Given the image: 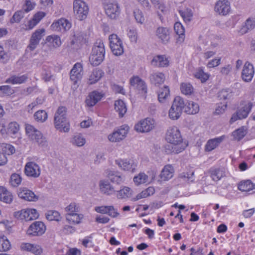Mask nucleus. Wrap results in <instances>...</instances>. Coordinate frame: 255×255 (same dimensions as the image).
Segmentation results:
<instances>
[{
    "instance_id": "41",
    "label": "nucleus",
    "mask_w": 255,
    "mask_h": 255,
    "mask_svg": "<svg viewBox=\"0 0 255 255\" xmlns=\"http://www.w3.org/2000/svg\"><path fill=\"white\" fill-rule=\"evenodd\" d=\"M170 95L169 88L167 86H164L158 92V100L160 103H164Z\"/></svg>"
},
{
    "instance_id": "51",
    "label": "nucleus",
    "mask_w": 255,
    "mask_h": 255,
    "mask_svg": "<svg viewBox=\"0 0 255 255\" xmlns=\"http://www.w3.org/2000/svg\"><path fill=\"white\" fill-rule=\"evenodd\" d=\"M232 96V92L230 89H223L218 93V97L220 100L229 99Z\"/></svg>"
},
{
    "instance_id": "25",
    "label": "nucleus",
    "mask_w": 255,
    "mask_h": 255,
    "mask_svg": "<svg viewBox=\"0 0 255 255\" xmlns=\"http://www.w3.org/2000/svg\"><path fill=\"white\" fill-rule=\"evenodd\" d=\"M155 35L163 43H167L170 40L169 30L164 27H159L155 31Z\"/></svg>"
},
{
    "instance_id": "22",
    "label": "nucleus",
    "mask_w": 255,
    "mask_h": 255,
    "mask_svg": "<svg viewBox=\"0 0 255 255\" xmlns=\"http://www.w3.org/2000/svg\"><path fill=\"white\" fill-rule=\"evenodd\" d=\"M253 107V104L250 102L243 101L241 103V107L237 111L239 115L240 119H246L250 113Z\"/></svg>"
},
{
    "instance_id": "59",
    "label": "nucleus",
    "mask_w": 255,
    "mask_h": 255,
    "mask_svg": "<svg viewBox=\"0 0 255 255\" xmlns=\"http://www.w3.org/2000/svg\"><path fill=\"white\" fill-rule=\"evenodd\" d=\"M10 55L9 53L4 50L2 46H0V62L6 63L9 60Z\"/></svg>"
},
{
    "instance_id": "61",
    "label": "nucleus",
    "mask_w": 255,
    "mask_h": 255,
    "mask_svg": "<svg viewBox=\"0 0 255 255\" xmlns=\"http://www.w3.org/2000/svg\"><path fill=\"white\" fill-rule=\"evenodd\" d=\"M134 18L137 22L142 24L144 22V17L142 12L139 9H135L133 11Z\"/></svg>"
},
{
    "instance_id": "26",
    "label": "nucleus",
    "mask_w": 255,
    "mask_h": 255,
    "mask_svg": "<svg viewBox=\"0 0 255 255\" xmlns=\"http://www.w3.org/2000/svg\"><path fill=\"white\" fill-rule=\"evenodd\" d=\"M225 135L214 138L208 140L205 146V151L210 152L218 147L219 144L225 139Z\"/></svg>"
},
{
    "instance_id": "7",
    "label": "nucleus",
    "mask_w": 255,
    "mask_h": 255,
    "mask_svg": "<svg viewBox=\"0 0 255 255\" xmlns=\"http://www.w3.org/2000/svg\"><path fill=\"white\" fill-rule=\"evenodd\" d=\"M107 16L111 19H117L120 14V7L116 0H111L105 5Z\"/></svg>"
},
{
    "instance_id": "1",
    "label": "nucleus",
    "mask_w": 255,
    "mask_h": 255,
    "mask_svg": "<svg viewBox=\"0 0 255 255\" xmlns=\"http://www.w3.org/2000/svg\"><path fill=\"white\" fill-rule=\"evenodd\" d=\"M165 139L169 143L165 146V150L168 154H178L183 151L188 144L184 141L180 132L176 127L168 128L166 131Z\"/></svg>"
},
{
    "instance_id": "14",
    "label": "nucleus",
    "mask_w": 255,
    "mask_h": 255,
    "mask_svg": "<svg viewBox=\"0 0 255 255\" xmlns=\"http://www.w3.org/2000/svg\"><path fill=\"white\" fill-rule=\"evenodd\" d=\"M24 170L27 176L33 178L38 177L41 173L39 165L34 162H27L25 166Z\"/></svg>"
},
{
    "instance_id": "54",
    "label": "nucleus",
    "mask_w": 255,
    "mask_h": 255,
    "mask_svg": "<svg viewBox=\"0 0 255 255\" xmlns=\"http://www.w3.org/2000/svg\"><path fill=\"white\" fill-rule=\"evenodd\" d=\"M28 209L21 210L14 213V216L18 219L27 221L28 218Z\"/></svg>"
},
{
    "instance_id": "5",
    "label": "nucleus",
    "mask_w": 255,
    "mask_h": 255,
    "mask_svg": "<svg viewBox=\"0 0 255 255\" xmlns=\"http://www.w3.org/2000/svg\"><path fill=\"white\" fill-rule=\"evenodd\" d=\"M25 130L28 137L33 141L37 143L38 145L43 146L46 143V140L41 132L36 129L34 127L30 125L26 126Z\"/></svg>"
},
{
    "instance_id": "39",
    "label": "nucleus",
    "mask_w": 255,
    "mask_h": 255,
    "mask_svg": "<svg viewBox=\"0 0 255 255\" xmlns=\"http://www.w3.org/2000/svg\"><path fill=\"white\" fill-rule=\"evenodd\" d=\"M115 109L118 113L120 117H123L127 111L126 104L123 101L119 100L115 101Z\"/></svg>"
},
{
    "instance_id": "24",
    "label": "nucleus",
    "mask_w": 255,
    "mask_h": 255,
    "mask_svg": "<svg viewBox=\"0 0 255 255\" xmlns=\"http://www.w3.org/2000/svg\"><path fill=\"white\" fill-rule=\"evenodd\" d=\"M20 249L23 251L29 252L35 255H40L43 251L39 245L28 243H22L20 245Z\"/></svg>"
},
{
    "instance_id": "30",
    "label": "nucleus",
    "mask_w": 255,
    "mask_h": 255,
    "mask_svg": "<svg viewBox=\"0 0 255 255\" xmlns=\"http://www.w3.org/2000/svg\"><path fill=\"white\" fill-rule=\"evenodd\" d=\"M183 110L188 114H196L199 111V106L198 104L193 101H186L184 102Z\"/></svg>"
},
{
    "instance_id": "10",
    "label": "nucleus",
    "mask_w": 255,
    "mask_h": 255,
    "mask_svg": "<svg viewBox=\"0 0 255 255\" xmlns=\"http://www.w3.org/2000/svg\"><path fill=\"white\" fill-rule=\"evenodd\" d=\"M155 127V121L151 118H146L134 126V129L138 132H145L152 130Z\"/></svg>"
},
{
    "instance_id": "40",
    "label": "nucleus",
    "mask_w": 255,
    "mask_h": 255,
    "mask_svg": "<svg viewBox=\"0 0 255 255\" xmlns=\"http://www.w3.org/2000/svg\"><path fill=\"white\" fill-rule=\"evenodd\" d=\"M103 72L100 69H94L89 76V84H93L98 82L103 76Z\"/></svg>"
},
{
    "instance_id": "34",
    "label": "nucleus",
    "mask_w": 255,
    "mask_h": 255,
    "mask_svg": "<svg viewBox=\"0 0 255 255\" xmlns=\"http://www.w3.org/2000/svg\"><path fill=\"white\" fill-rule=\"evenodd\" d=\"M0 200L7 204H10L13 201L12 193L2 186H0Z\"/></svg>"
},
{
    "instance_id": "49",
    "label": "nucleus",
    "mask_w": 255,
    "mask_h": 255,
    "mask_svg": "<svg viewBox=\"0 0 255 255\" xmlns=\"http://www.w3.org/2000/svg\"><path fill=\"white\" fill-rule=\"evenodd\" d=\"M71 142L77 146H82L85 144L86 139L82 134H77L73 136Z\"/></svg>"
},
{
    "instance_id": "21",
    "label": "nucleus",
    "mask_w": 255,
    "mask_h": 255,
    "mask_svg": "<svg viewBox=\"0 0 255 255\" xmlns=\"http://www.w3.org/2000/svg\"><path fill=\"white\" fill-rule=\"evenodd\" d=\"M104 94L97 91H94L89 93L87 96L85 103L89 107H93L101 100Z\"/></svg>"
},
{
    "instance_id": "8",
    "label": "nucleus",
    "mask_w": 255,
    "mask_h": 255,
    "mask_svg": "<svg viewBox=\"0 0 255 255\" xmlns=\"http://www.w3.org/2000/svg\"><path fill=\"white\" fill-rule=\"evenodd\" d=\"M83 74L82 65L80 63L75 64L70 71V79L73 82V85L72 86L73 89H77L78 87L77 84L81 79Z\"/></svg>"
},
{
    "instance_id": "13",
    "label": "nucleus",
    "mask_w": 255,
    "mask_h": 255,
    "mask_svg": "<svg viewBox=\"0 0 255 255\" xmlns=\"http://www.w3.org/2000/svg\"><path fill=\"white\" fill-rule=\"evenodd\" d=\"M115 163L122 170L133 172L137 167L135 162L131 159H118Z\"/></svg>"
},
{
    "instance_id": "44",
    "label": "nucleus",
    "mask_w": 255,
    "mask_h": 255,
    "mask_svg": "<svg viewBox=\"0 0 255 255\" xmlns=\"http://www.w3.org/2000/svg\"><path fill=\"white\" fill-rule=\"evenodd\" d=\"M255 188V185L250 180L241 182L238 185V189L242 192H249Z\"/></svg>"
},
{
    "instance_id": "33",
    "label": "nucleus",
    "mask_w": 255,
    "mask_h": 255,
    "mask_svg": "<svg viewBox=\"0 0 255 255\" xmlns=\"http://www.w3.org/2000/svg\"><path fill=\"white\" fill-rule=\"evenodd\" d=\"M255 27V18L249 17L245 21V24L242 26L239 33L243 35L247 33L249 31L252 30Z\"/></svg>"
},
{
    "instance_id": "12",
    "label": "nucleus",
    "mask_w": 255,
    "mask_h": 255,
    "mask_svg": "<svg viewBox=\"0 0 255 255\" xmlns=\"http://www.w3.org/2000/svg\"><path fill=\"white\" fill-rule=\"evenodd\" d=\"M46 230V227L43 222L35 221L28 228L27 234L31 236H38L44 234Z\"/></svg>"
},
{
    "instance_id": "35",
    "label": "nucleus",
    "mask_w": 255,
    "mask_h": 255,
    "mask_svg": "<svg viewBox=\"0 0 255 255\" xmlns=\"http://www.w3.org/2000/svg\"><path fill=\"white\" fill-rule=\"evenodd\" d=\"M174 174V169L171 165H165L162 170L160 175V179L163 181L168 180L171 179Z\"/></svg>"
},
{
    "instance_id": "32",
    "label": "nucleus",
    "mask_w": 255,
    "mask_h": 255,
    "mask_svg": "<svg viewBox=\"0 0 255 255\" xmlns=\"http://www.w3.org/2000/svg\"><path fill=\"white\" fill-rule=\"evenodd\" d=\"M151 64L156 67H166L169 64V61L164 55H157L153 57Z\"/></svg>"
},
{
    "instance_id": "57",
    "label": "nucleus",
    "mask_w": 255,
    "mask_h": 255,
    "mask_svg": "<svg viewBox=\"0 0 255 255\" xmlns=\"http://www.w3.org/2000/svg\"><path fill=\"white\" fill-rule=\"evenodd\" d=\"M24 11L23 10H20L16 11L12 16V17L10 19L11 23L16 22L18 23L20 22L21 19L24 17Z\"/></svg>"
},
{
    "instance_id": "19",
    "label": "nucleus",
    "mask_w": 255,
    "mask_h": 255,
    "mask_svg": "<svg viewBox=\"0 0 255 255\" xmlns=\"http://www.w3.org/2000/svg\"><path fill=\"white\" fill-rule=\"evenodd\" d=\"M100 192L106 195L111 196L116 193L115 187L108 180H103L99 182Z\"/></svg>"
},
{
    "instance_id": "62",
    "label": "nucleus",
    "mask_w": 255,
    "mask_h": 255,
    "mask_svg": "<svg viewBox=\"0 0 255 255\" xmlns=\"http://www.w3.org/2000/svg\"><path fill=\"white\" fill-rule=\"evenodd\" d=\"M35 5V3L32 2L31 0H26L25 4L23 6V10L25 12H28L32 10L34 8Z\"/></svg>"
},
{
    "instance_id": "46",
    "label": "nucleus",
    "mask_w": 255,
    "mask_h": 255,
    "mask_svg": "<svg viewBox=\"0 0 255 255\" xmlns=\"http://www.w3.org/2000/svg\"><path fill=\"white\" fill-rule=\"evenodd\" d=\"M19 129V126L16 122H11L7 126L6 133L8 135H15Z\"/></svg>"
},
{
    "instance_id": "38",
    "label": "nucleus",
    "mask_w": 255,
    "mask_h": 255,
    "mask_svg": "<svg viewBox=\"0 0 255 255\" xmlns=\"http://www.w3.org/2000/svg\"><path fill=\"white\" fill-rule=\"evenodd\" d=\"M174 29L176 33L178 35L177 38L178 43H182L185 38V30L183 26L180 22H176L174 24Z\"/></svg>"
},
{
    "instance_id": "45",
    "label": "nucleus",
    "mask_w": 255,
    "mask_h": 255,
    "mask_svg": "<svg viewBox=\"0 0 255 255\" xmlns=\"http://www.w3.org/2000/svg\"><path fill=\"white\" fill-rule=\"evenodd\" d=\"M83 218V215L77 213L71 215H66V219L70 223L79 224Z\"/></svg>"
},
{
    "instance_id": "20",
    "label": "nucleus",
    "mask_w": 255,
    "mask_h": 255,
    "mask_svg": "<svg viewBox=\"0 0 255 255\" xmlns=\"http://www.w3.org/2000/svg\"><path fill=\"white\" fill-rule=\"evenodd\" d=\"M215 10L223 15H227L230 10V2L227 0H219L215 4Z\"/></svg>"
},
{
    "instance_id": "47",
    "label": "nucleus",
    "mask_w": 255,
    "mask_h": 255,
    "mask_svg": "<svg viewBox=\"0 0 255 255\" xmlns=\"http://www.w3.org/2000/svg\"><path fill=\"white\" fill-rule=\"evenodd\" d=\"M46 219L49 221H59L61 220V217L59 213L55 210H50L46 213Z\"/></svg>"
},
{
    "instance_id": "29",
    "label": "nucleus",
    "mask_w": 255,
    "mask_h": 255,
    "mask_svg": "<svg viewBox=\"0 0 255 255\" xmlns=\"http://www.w3.org/2000/svg\"><path fill=\"white\" fill-rule=\"evenodd\" d=\"M208 173L212 179L215 182L219 181L225 176V171L219 168H211L208 170Z\"/></svg>"
},
{
    "instance_id": "4",
    "label": "nucleus",
    "mask_w": 255,
    "mask_h": 255,
    "mask_svg": "<svg viewBox=\"0 0 255 255\" xmlns=\"http://www.w3.org/2000/svg\"><path fill=\"white\" fill-rule=\"evenodd\" d=\"M184 105V101L183 98L179 96L175 97L169 111V118L173 120L179 119L182 113Z\"/></svg>"
},
{
    "instance_id": "15",
    "label": "nucleus",
    "mask_w": 255,
    "mask_h": 255,
    "mask_svg": "<svg viewBox=\"0 0 255 255\" xmlns=\"http://www.w3.org/2000/svg\"><path fill=\"white\" fill-rule=\"evenodd\" d=\"M18 196L24 200L30 202H35L38 200V196L33 192L26 188H21L18 191Z\"/></svg>"
},
{
    "instance_id": "64",
    "label": "nucleus",
    "mask_w": 255,
    "mask_h": 255,
    "mask_svg": "<svg viewBox=\"0 0 255 255\" xmlns=\"http://www.w3.org/2000/svg\"><path fill=\"white\" fill-rule=\"evenodd\" d=\"M107 214L112 217L115 218L117 217L119 215V213L113 206H108Z\"/></svg>"
},
{
    "instance_id": "18",
    "label": "nucleus",
    "mask_w": 255,
    "mask_h": 255,
    "mask_svg": "<svg viewBox=\"0 0 255 255\" xmlns=\"http://www.w3.org/2000/svg\"><path fill=\"white\" fill-rule=\"evenodd\" d=\"M254 74L253 65L249 62H246L244 65L242 72V79L246 82H250L253 79Z\"/></svg>"
},
{
    "instance_id": "11",
    "label": "nucleus",
    "mask_w": 255,
    "mask_h": 255,
    "mask_svg": "<svg viewBox=\"0 0 255 255\" xmlns=\"http://www.w3.org/2000/svg\"><path fill=\"white\" fill-rule=\"evenodd\" d=\"M44 33L45 29L44 28L36 30L31 36L27 48L30 51H33L37 47L40 40L44 35Z\"/></svg>"
},
{
    "instance_id": "36",
    "label": "nucleus",
    "mask_w": 255,
    "mask_h": 255,
    "mask_svg": "<svg viewBox=\"0 0 255 255\" xmlns=\"http://www.w3.org/2000/svg\"><path fill=\"white\" fill-rule=\"evenodd\" d=\"M165 79L164 74L160 72L153 73L149 76L151 83L157 86L162 84L165 81Z\"/></svg>"
},
{
    "instance_id": "43",
    "label": "nucleus",
    "mask_w": 255,
    "mask_h": 255,
    "mask_svg": "<svg viewBox=\"0 0 255 255\" xmlns=\"http://www.w3.org/2000/svg\"><path fill=\"white\" fill-rule=\"evenodd\" d=\"M180 88L181 93L185 95H191L194 91L193 86L188 82L182 83Z\"/></svg>"
},
{
    "instance_id": "2",
    "label": "nucleus",
    "mask_w": 255,
    "mask_h": 255,
    "mask_svg": "<svg viewBox=\"0 0 255 255\" xmlns=\"http://www.w3.org/2000/svg\"><path fill=\"white\" fill-rule=\"evenodd\" d=\"M105 55V45L103 40H96L89 57V61L94 66L100 65L104 60Z\"/></svg>"
},
{
    "instance_id": "27",
    "label": "nucleus",
    "mask_w": 255,
    "mask_h": 255,
    "mask_svg": "<svg viewBox=\"0 0 255 255\" xmlns=\"http://www.w3.org/2000/svg\"><path fill=\"white\" fill-rule=\"evenodd\" d=\"M28 79V76L26 74L20 75H11L8 78L5 82L6 83L15 84H21L24 83Z\"/></svg>"
},
{
    "instance_id": "48",
    "label": "nucleus",
    "mask_w": 255,
    "mask_h": 255,
    "mask_svg": "<svg viewBox=\"0 0 255 255\" xmlns=\"http://www.w3.org/2000/svg\"><path fill=\"white\" fill-rule=\"evenodd\" d=\"M11 245L6 237L3 236L0 238V251L6 252L10 249Z\"/></svg>"
},
{
    "instance_id": "16",
    "label": "nucleus",
    "mask_w": 255,
    "mask_h": 255,
    "mask_svg": "<svg viewBox=\"0 0 255 255\" xmlns=\"http://www.w3.org/2000/svg\"><path fill=\"white\" fill-rule=\"evenodd\" d=\"M55 127L61 131L68 132L69 130V124L66 118L54 116Z\"/></svg>"
},
{
    "instance_id": "52",
    "label": "nucleus",
    "mask_w": 255,
    "mask_h": 255,
    "mask_svg": "<svg viewBox=\"0 0 255 255\" xmlns=\"http://www.w3.org/2000/svg\"><path fill=\"white\" fill-rule=\"evenodd\" d=\"M154 192V189L152 187H149L147 188L146 190L142 191L141 193L138 194L135 199V200H138L141 198H146L148 196H149L152 195Z\"/></svg>"
},
{
    "instance_id": "50",
    "label": "nucleus",
    "mask_w": 255,
    "mask_h": 255,
    "mask_svg": "<svg viewBox=\"0 0 255 255\" xmlns=\"http://www.w3.org/2000/svg\"><path fill=\"white\" fill-rule=\"evenodd\" d=\"M65 211L67 213L66 215L77 213L80 211V206L78 204L73 202L65 208Z\"/></svg>"
},
{
    "instance_id": "55",
    "label": "nucleus",
    "mask_w": 255,
    "mask_h": 255,
    "mask_svg": "<svg viewBox=\"0 0 255 255\" xmlns=\"http://www.w3.org/2000/svg\"><path fill=\"white\" fill-rule=\"evenodd\" d=\"M34 117L37 121L43 122L47 119V115L45 111L39 110L34 114Z\"/></svg>"
},
{
    "instance_id": "17",
    "label": "nucleus",
    "mask_w": 255,
    "mask_h": 255,
    "mask_svg": "<svg viewBox=\"0 0 255 255\" xmlns=\"http://www.w3.org/2000/svg\"><path fill=\"white\" fill-rule=\"evenodd\" d=\"M130 85L136 88L140 93L145 94L147 93V87L145 83L138 76H133L130 80Z\"/></svg>"
},
{
    "instance_id": "58",
    "label": "nucleus",
    "mask_w": 255,
    "mask_h": 255,
    "mask_svg": "<svg viewBox=\"0 0 255 255\" xmlns=\"http://www.w3.org/2000/svg\"><path fill=\"white\" fill-rule=\"evenodd\" d=\"M195 77L200 79L201 81L203 83L209 79V75L205 73L202 69H200L195 73Z\"/></svg>"
},
{
    "instance_id": "63",
    "label": "nucleus",
    "mask_w": 255,
    "mask_h": 255,
    "mask_svg": "<svg viewBox=\"0 0 255 255\" xmlns=\"http://www.w3.org/2000/svg\"><path fill=\"white\" fill-rule=\"evenodd\" d=\"M52 77L51 71L48 69H43L41 73V78L45 82L50 81Z\"/></svg>"
},
{
    "instance_id": "60",
    "label": "nucleus",
    "mask_w": 255,
    "mask_h": 255,
    "mask_svg": "<svg viewBox=\"0 0 255 255\" xmlns=\"http://www.w3.org/2000/svg\"><path fill=\"white\" fill-rule=\"evenodd\" d=\"M148 176L143 173H139L133 178L134 182L137 185L145 183L147 182Z\"/></svg>"
},
{
    "instance_id": "42",
    "label": "nucleus",
    "mask_w": 255,
    "mask_h": 255,
    "mask_svg": "<svg viewBox=\"0 0 255 255\" xmlns=\"http://www.w3.org/2000/svg\"><path fill=\"white\" fill-rule=\"evenodd\" d=\"M116 192L117 197L120 199L129 198L132 195V190L130 188L126 186L124 187L122 189Z\"/></svg>"
},
{
    "instance_id": "3",
    "label": "nucleus",
    "mask_w": 255,
    "mask_h": 255,
    "mask_svg": "<svg viewBox=\"0 0 255 255\" xmlns=\"http://www.w3.org/2000/svg\"><path fill=\"white\" fill-rule=\"evenodd\" d=\"M73 11L76 19L83 20L87 16L89 7L83 0H75L73 2Z\"/></svg>"
},
{
    "instance_id": "9",
    "label": "nucleus",
    "mask_w": 255,
    "mask_h": 255,
    "mask_svg": "<svg viewBox=\"0 0 255 255\" xmlns=\"http://www.w3.org/2000/svg\"><path fill=\"white\" fill-rule=\"evenodd\" d=\"M129 129V127L126 125L121 126L108 136L109 140L112 142H119L126 137Z\"/></svg>"
},
{
    "instance_id": "31",
    "label": "nucleus",
    "mask_w": 255,
    "mask_h": 255,
    "mask_svg": "<svg viewBox=\"0 0 255 255\" xmlns=\"http://www.w3.org/2000/svg\"><path fill=\"white\" fill-rule=\"evenodd\" d=\"M46 44L50 49L59 47L61 41L59 36L56 35L48 36L46 38Z\"/></svg>"
},
{
    "instance_id": "53",
    "label": "nucleus",
    "mask_w": 255,
    "mask_h": 255,
    "mask_svg": "<svg viewBox=\"0 0 255 255\" xmlns=\"http://www.w3.org/2000/svg\"><path fill=\"white\" fill-rule=\"evenodd\" d=\"M21 177L16 173L12 174L10 176L9 183L13 187H17L21 182Z\"/></svg>"
},
{
    "instance_id": "6",
    "label": "nucleus",
    "mask_w": 255,
    "mask_h": 255,
    "mask_svg": "<svg viewBox=\"0 0 255 255\" xmlns=\"http://www.w3.org/2000/svg\"><path fill=\"white\" fill-rule=\"evenodd\" d=\"M110 46L113 54L115 55H121L124 53L123 43L121 39L116 34L109 36Z\"/></svg>"
},
{
    "instance_id": "37",
    "label": "nucleus",
    "mask_w": 255,
    "mask_h": 255,
    "mask_svg": "<svg viewBox=\"0 0 255 255\" xmlns=\"http://www.w3.org/2000/svg\"><path fill=\"white\" fill-rule=\"evenodd\" d=\"M248 133V128L245 126H242L241 128L235 130L232 133V136L235 140L240 141Z\"/></svg>"
},
{
    "instance_id": "28",
    "label": "nucleus",
    "mask_w": 255,
    "mask_h": 255,
    "mask_svg": "<svg viewBox=\"0 0 255 255\" xmlns=\"http://www.w3.org/2000/svg\"><path fill=\"white\" fill-rule=\"evenodd\" d=\"M106 174L109 180L113 183L120 185L124 182V177L118 172L107 170Z\"/></svg>"
},
{
    "instance_id": "23",
    "label": "nucleus",
    "mask_w": 255,
    "mask_h": 255,
    "mask_svg": "<svg viewBox=\"0 0 255 255\" xmlns=\"http://www.w3.org/2000/svg\"><path fill=\"white\" fill-rule=\"evenodd\" d=\"M71 24L67 19L61 18L57 21L53 22L51 25L53 30L58 31H65L69 30Z\"/></svg>"
},
{
    "instance_id": "56",
    "label": "nucleus",
    "mask_w": 255,
    "mask_h": 255,
    "mask_svg": "<svg viewBox=\"0 0 255 255\" xmlns=\"http://www.w3.org/2000/svg\"><path fill=\"white\" fill-rule=\"evenodd\" d=\"M181 16L186 22H190L193 17V13L191 9H186L185 10L180 11Z\"/></svg>"
}]
</instances>
